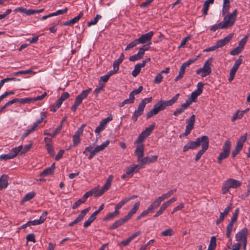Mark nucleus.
I'll use <instances>...</instances> for the list:
<instances>
[{
  "label": "nucleus",
  "instance_id": "8",
  "mask_svg": "<svg viewBox=\"0 0 250 250\" xmlns=\"http://www.w3.org/2000/svg\"><path fill=\"white\" fill-rule=\"evenodd\" d=\"M154 127L155 125L153 124L151 125L149 127L146 128V129L139 135L135 144H138V145L143 144L142 142H144L146 138L150 135L152 131L154 129Z\"/></svg>",
  "mask_w": 250,
  "mask_h": 250
},
{
  "label": "nucleus",
  "instance_id": "54",
  "mask_svg": "<svg viewBox=\"0 0 250 250\" xmlns=\"http://www.w3.org/2000/svg\"><path fill=\"white\" fill-rule=\"evenodd\" d=\"M239 212V208H237L235 209L234 212L233 214V216L231 219L230 222L234 224L237 220V219L238 216V214Z\"/></svg>",
  "mask_w": 250,
  "mask_h": 250
},
{
  "label": "nucleus",
  "instance_id": "53",
  "mask_svg": "<svg viewBox=\"0 0 250 250\" xmlns=\"http://www.w3.org/2000/svg\"><path fill=\"white\" fill-rule=\"evenodd\" d=\"M180 94L179 93L176 94L171 99L167 101L169 106L172 105L178 100Z\"/></svg>",
  "mask_w": 250,
  "mask_h": 250
},
{
  "label": "nucleus",
  "instance_id": "44",
  "mask_svg": "<svg viewBox=\"0 0 250 250\" xmlns=\"http://www.w3.org/2000/svg\"><path fill=\"white\" fill-rule=\"evenodd\" d=\"M35 193L34 192H30L26 194L22 199V202H26L30 200L34 197Z\"/></svg>",
  "mask_w": 250,
  "mask_h": 250
},
{
  "label": "nucleus",
  "instance_id": "42",
  "mask_svg": "<svg viewBox=\"0 0 250 250\" xmlns=\"http://www.w3.org/2000/svg\"><path fill=\"white\" fill-rule=\"evenodd\" d=\"M198 96L199 95H198V94H196L194 92H192L188 99L186 101V102L189 104V105L191 104L192 102L195 101V100L197 99Z\"/></svg>",
  "mask_w": 250,
  "mask_h": 250
},
{
  "label": "nucleus",
  "instance_id": "28",
  "mask_svg": "<svg viewBox=\"0 0 250 250\" xmlns=\"http://www.w3.org/2000/svg\"><path fill=\"white\" fill-rule=\"evenodd\" d=\"M230 8L229 0H223V7L222 10V16L229 14Z\"/></svg>",
  "mask_w": 250,
  "mask_h": 250
},
{
  "label": "nucleus",
  "instance_id": "6",
  "mask_svg": "<svg viewBox=\"0 0 250 250\" xmlns=\"http://www.w3.org/2000/svg\"><path fill=\"white\" fill-rule=\"evenodd\" d=\"M211 63V58H210L207 60L204 63L203 66L196 70V74L199 75L201 74V76L202 77H205L208 75L211 72V69L210 67Z\"/></svg>",
  "mask_w": 250,
  "mask_h": 250
},
{
  "label": "nucleus",
  "instance_id": "61",
  "mask_svg": "<svg viewBox=\"0 0 250 250\" xmlns=\"http://www.w3.org/2000/svg\"><path fill=\"white\" fill-rule=\"evenodd\" d=\"M241 246V243H236L234 244L231 246L228 247L229 249H231V250H240Z\"/></svg>",
  "mask_w": 250,
  "mask_h": 250
},
{
  "label": "nucleus",
  "instance_id": "10",
  "mask_svg": "<svg viewBox=\"0 0 250 250\" xmlns=\"http://www.w3.org/2000/svg\"><path fill=\"white\" fill-rule=\"evenodd\" d=\"M247 137V134H245L240 137L239 140L237 141L236 146L235 149L232 151L231 156L234 158L242 149L243 146V143L246 141Z\"/></svg>",
  "mask_w": 250,
  "mask_h": 250
},
{
  "label": "nucleus",
  "instance_id": "37",
  "mask_svg": "<svg viewBox=\"0 0 250 250\" xmlns=\"http://www.w3.org/2000/svg\"><path fill=\"white\" fill-rule=\"evenodd\" d=\"M134 99L135 97H132L129 94V98L125 99L122 103H120L119 106L123 107L125 104H132L134 103Z\"/></svg>",
  "mask_w": 250,
  "mask_h": 250
},
{
  "label": "nucleus",
  "instance_id": "25",
  "mask_svg": "<svg viewBox=\"0 0 250 250\" xmlns=\"http://www.w3.org/2000/svg\"><path fill=\"white\" fill-rule=\"evenodd\" d=\"M97 189H92L87 192H86L83 196V197L77 201L78 203L81 205L82 204L84 203L89 196H91L94 192H96Z\"/></svg>",
  "mask_w": 250,
  "mask_h": 250
},
{
  "label": "nucleus",
  "instance_id": "30",
  "mask_svg": "<svg viewBox=\"0 0 250 250\" xmlns=\"http://www.w3.org/2000/svg\"><path fill=\"white\" fill-rule=\"evenodd\" d=\"M140 205L139 202L136 203L134 205L133 208L129 211L128 214L125 216L127 219L129 220L132 215L136 212L139 208Z\"/></svg>",
  "mask_w": 250,
  "mask_h": 250
},
{
  "label": "nucleus",
  "instance_id": "36",
  "mask_svg": "<svg viewBox=\"0 0 250 250\" xmlns=\"http://www.w3.org/2000/svg\"><path fill=\"white\" fill-rule=\"evenodd\" d=\"M233 223L230 222L227 227V231H226V236L227 238H229V241H231V238H230V235L231 233V231L232 230V228L233 226Z\"/></svg>",
  "mask_w": 250,
  "mask_h": 250
},
{
  "label": "nucleus",
  "instance_id": "12",
  "mask_svg": "<svg viewBox=\"0 0 250 250\" xmlns=\"http://www.w3.org/2000/svg\"><path fill=\"white\" fill-rule=\"evenodd\" d=\"M195 60H196L195 59L189 60L187 62L183 63V64L180 67L178 75L175 77L174 79L175 82L178 81L183 77L186 67L189 66L190 64L194 62Z\"/></svg>",
  "mask_w": 250,
  "mask_h": 250
},
{
  "label": "nucleus",
  "instance_id": "55",
  "mask_svg": "<svg viewBox=\"0 0 250 250\" xmlns=\"http://www.w3.org/2000/svg\"><path fill=\"white\" fill-rule=\"evenodd\" d=\"M104 86V83H102L101 82H100L99 85L97 86V87L94 90V93L96 94L97 96L100 92V91L103 89Z\"/></svg>",
  "mask_w": 250,
  "mask_h": 250
},
{
  "label": "nucleus",
  "instance_id": "9",
  "mask_svg": "<svg viewBox=\"0 0 250 250\" xmlns=\"http://www.w3.org/2000/svg\"><path fill=\"white\" fill-rule=\"evenodd\" d=\"M21 149L22 146H20L18 147H14L12 148L8 153L0 155V160L6 161L9 159H13L18 155Z\"/></svg>",
  "mask_w": 250,
  "mask_h": 250
},
{
  "label": "nucleus",
  "instance_id": "14",
  "mask_svg": "<svg viewBox=\"0 0 250 250\" xmlns=\"http://www.w3.org/2000/svg\"><path fill=\"white\" fill-rule=\"evenodd\" d=\"M89 209L90 207L82 210L80 214L77 216V217L73 222L70 223L68 226L69 227H73L76 224L81 222L83 220L86 213L89 211Z\"/></svg>",
  "mask_w": 250,
  "mask_h": 250
},
{
  "label": "nucleus",
  "instance_id": "39",
  "mask_svg": "<svg viewBox=\"0 0 250 250\" xmlns=\"http://www.w3.org/2000/svg\"><path fill=\"white\" fill-rule=\"evenodd\" d=\"M204 85V83L202 82L198 83L197 84V88L193 92L198 94V95H200L202 93Z\"/></svg>",
  "mask_w": 250,
  "mask_h": 250
},
{
  "label": "nucleus",
  "instance_id": "13",
  "mask_svg": "<svg viewBox=\"0 0 250 250\" xmlns=\"http://www.w3.org/2000/svg\"><path fill=\"white\" fill-rule=\"evenodd\" d=\"M248 234V229L244 228L241 229L235 235L236 240L239 243L247 241V236Z\"/></svg>",
  "mask_w": 250,
  "mask_h": 250
},
{
  "label": "nucleus",
  "instance_id": "38",
  "mask_svg": "<svg viewBox=\"0 0 250 250\" xmlns=\"http://www.w3.org/2000/svg\"><path fill=\"white\" fill-rule=\"evenodd\" d=\"M216 246V238L215 236H212L210 240V244L207 250H214Z\"/></svg>",
  "mask_w": 250,
  "mask_h": 250
},
{
  "label": "nucleus",
  "instance_id": "57",
  "mask_svg": "<svg viewBox=\"0 0 250 250\" xmlns=\"http://www.w3.org/2000/svg\"><path fill=\"white\" fill-rule=\"evenodd\" d=\"M119 213V211H116L115 210L114 212L108 213L105 217V220H110L116 216Z\"/></svg>",
  "mask_w": 250,
  "mask_h": 250
},
{
  "label": "nucleus",
  "instance_id": "32",
  "mask_svg": "<svg viewBox=\"0 0 250 250\" xmlns=\"http://www.w3.org/2000/svg\"><path fill=\"white\" fill-rule=\"evenodd\" d=\"M214 2V0H206L203 4V13L204 16H206L208 14V11L209 7V5L213 4Z\"/></svg>",
  "mask_w": 250,
  "mask_h": 250
},
{
  "label": "nucleus",
  "instance_id": "17",
  "mask_svg": "<svg viewBox=\"0 0 250 250\" xmlns=\"http://www.w3.org/2000/svg\"><path fill=\"white\" fill-rule=\"evenodd\" d=\"M91 90V88L83 90L81 94H80L76 97L75 101L80 103V104H81L83 100L86 98L90 92Z\"/></svg>",
  "mask_w": 250,
  "mask_h": 250
},
{
  "label": "nucleus",
  "instance_id": "27",
  "mask_svg": "<svg viewBox=\"0 0 250 250\" xmlns=\"http://www.w3.org/2000/svg\"><path fill=\"white\" fill-rule=\"evenodd\" d=\"M55 169V163H54L52 164L50 167L44 169L41 173V176H46L47 175H51L54 173Z\"/></svg>",
  "mask_w": 250,
  "mask_h": 250
},
{
  "label": "nucleus",
  "instance_id": "45",
  "mask_svg": "<svg viewBox=\"0 0 250 250\" xmlns=\"http://www.w3.org/2000/svg\"><path fill=\"white\" fill-rule=\"evenodd\" d=\"M142 67L137 63L135 65L134 70L132 71V75L136 77L140 73Z\"/></svg>",
  "mask_w": 250,
  "mask_h": 250
},
{
  "label": "nucleus",
  "instance_id": "5",
  "mask_svg": "<svg viewBox=\"0 0 250 250\" xmlns=\"http://www.w3.org/2000/svg\"><path fill=\"white\" fill-rule=\"evenodd\" d=\"M237 10L235 9L232 13L222 16L224 17L222 21L225 28H228L234 25L236 19Z\"/></svg>",
  "mask_w": 250,
  "mask_h": 250
},
{
  "label": "nucleus",
  "instance_id": "24",
  "mask_svg": "<svg viewBox=\"0 0 250 250\" xmlns=\"http://www.w3.org/2000/svg\"><path fill=\"white\" fill-rule=\"evenodd\" d=\"M46 118L45 113L44 112H41L40 119L34 123L32 126L30 128L33 132L36 131L39 126V125Z\"/></svg>",
  "mask_w": 250,
  "mask_h": 250
},
{
  "label": "nucleus",
  "instance_id": "63",
  "mask_svg": "<svg viewBox=\"0 0 250 250\" xmlns=\"http://www.w3.org/2000/svg\"><path fill=\"white\" fill-rule=\"evenodd\" d=\"M126 201L125 199L122 200L120 201L118 204H117L115 207V210L116 211H118V210L121 208L125 204H126Z\"/></svg>",
  "mask_w": 250,
  "mask_h": 250
},
{
  "label": "nucleus",
  "instance_id": "35",
  "mask_svg": "<svg viewBox=\"0 0 250 250\" xmlns=\"http://www.w3.org/2000/svg\"><path fill=\"white\" fill-rule=\"evenodd\" d=\"M242 56H240L239 59L235 61L233 67L231 68L230 70L235 72L237 71L239 66L242 62Z\"/></svg>",
  "mask_w": 250,
  "mask_h": 250
},
{
  "label": "nucleus",
  "instance_id": "52",
  "mask_svg": "<svg viewBox=\"0 0 250 250\" xmlns=\"http://www.w3.org/2000/svg\"><path fill=\"white\" fill-rule=\"evenodd\" d=\"M17 99L18 102H20L21 104H24L25 103H30L33 102V98H25L21 99Z\"/></svg>",
  "mask_w": 250,
  "mask_h": 250
},
{
  "label": "nucleus",
  "instance_id": "1",
  "mask_svg": "<svg viewBox=\"0 0 250 250\" xmlns=\"http://www.w3.org/2000/svg\"><path fill=\"white\" fill-rule=\"evenodd\" d=\"M144 145L140 144L137 145L135 150V154L137 156V161L139 163L141 167H144L146 165L153 163L156 162L158 159L157 155L146 156L144 157Z\"/></svg>",
  "mask_w": 250,
  "mask_h": 250
},
{
  "label": "nucleus",
  "instance_id": "64",
  "mask_svg": "<svg viewBox=\"0 0 250 250\" xmlns=\"http://www.w3.org/2000/svg\"><path fill=\"white\" fill-rule=\"evenodd\" d=\"M32 146V144L30 143L24 146L23 147L22 146V149L21 150V153L23 154L27 152L31 148Z\"/></svg>",
  "mask_w": 250,
  "mask_h": 250
},
{
  "label": "nucleus",
  "instance_id": "46",
  "mask_svg": "<svg viewBox=\"0 0 250 250\" xmlns=\"http://www.w3.org/2000/svg\"><path fill=\"white\" fill-rule=\"evenodd\" d=\"M102 18V16L100 15H97L96 17H95L93 19L91 20L89 22H88L87 25L88 26H91L92 25H95L98 20L99 19H101Z\"/></svg>",
  "mask_w": 250,
  "mask_h": 250
},
{
  "label": "nucleus",
  "instance_id": "2",
  "mask_svg": "<svg viewBox=\"0 0 250 250\" xmlns=\"http://www.w3.org/2000/svg\"><path fill=\"white\" fill-rule=\"evenodd\" d=\"M209 145V139L207 136H202L198 138L195 141L188 142L183 147V151L186 152L189 149H194L200 145Z\"/></svg>",
  "mask_w": 250,
  "mask_h": 250
},
{
  "label": "nucleus",
  "instance_id": "22",
  "mask_svg": "<svg viewBox=\"0 0 250 250\" xmlns=\"http://www.w3.org/2000/svg\"><path fill=\"white\" fill-rule=\"evenodd\" d=\"M231 205L230 204L225 209L224 212L220 213L219 218L216 221V225H219L224 220L225 217L228 214L229 212L231 210Z\"/></svg>",
  "mask_w": 250,
  "mask_h": 250
},
{
  "label": "nucleus",
  "instance_id": "49",
  "mask_svg": "<svg viewBox=\"0 0 250 250\" xmlns=\"http://www.w3.org/2000/svg\"><path fill=\"white\" fill-rule=\"evenodd\" d=\"M243 116V113H241L239 110H237L232 116L231 118V121L234 122L237 119H241Z\"/></svg>",
  "mask_w": 250,
  "mask_h": 250
},
{
  "label": "nucleus",
  "instance_id": "20",
  "mask_svg": "<svg viewBox=\"0 0 250 250\" xmlns=\"http://www.w3.org/2000/svg\"><path fill=\"white\" fill-rule=\"evenodd\" d=\"M232 34H229L224 39L217 42L216 44L214 47H223L232 38Z\"/></svg>",
  "mask_w": 250,
  "mask_h": 250
},
{
  "label": "nucleus",
  "instance_id": "43",
  "mask_svg": "<svg viewBox=\"0 0 250 250\" xmlns=\"http://www.w3.org/2000/svg\"><path fill=\"white\" fill-rule=\"evenodd\" d=\"M224 28H225V27H224V25L221 21L217 24H215L211 26L210 27V30L212 31H215L217 29Z\"/></svg>",
  "mask_w": 250,
  "mask_h": 250
},
{
  "label": "nucleus",
  "instance_id": "62",
  "mask_svg": "<svg viewBox=\"0 0 250 250\" xmlns=\"http://www.w3.org/2000/svg\"><path fill=\"white\" fill-rule=\"evenodd\" d=\"M158 103L159 104V105L160 106V107L161 108L162 110L166 108L167 106H169V105H168V103L167 101L161 100L159 101Z\"/></svg>",
  "mask_w": 250,
  "mask_h": 250
},
{
  "label": "nucleus",
  "instance_id": "41",
  "mask_svg": "<svg viewBox=\"0 0 250 250\" xmlns=\"http://www.w3.org/2000/svg\"><path fill=\"white\" fill-rule=\"evenodd\" d=\"M95 219L96 217L92 214L88 219L84 222L83 224V227L86 228L89 227Z\"/></svg>",
  "mask_w": 250,
  "mask_h": 250
},
{
  "label": "nucleus",
  "instance_id": "60",
  "mask_svg": "<svg viewBox=\"0 0 250 250\" xmlns=\"http://www.w3.org/2000/svg\"><path fill=\"white\" fill-rule=\"evenodd\" d=\"M139 167V166L138 165H135L133 167H132L130 168H128L126 170L125 173H126V175H129L132 174V173L135 171V169Z\"/></svg>",
  "mask_w": 250,
  "mask_h": 250
},
{
  "label": "nucleus",
  "instance_id": "16",
  "mask_svg": "<svg viewBox=\"0 0 250 250\" xmlns=\"http://www.w3.org/2000/svg\"><path fill=\"white\" fill-rule=\"evenodd\" d=\"M47 215V212L46 211H44L40 217L39 219H36L32 221H28V224H31L33 226L38 225L42 224L46 219V216Z\"/></svg>",
  "mask_w": 250,
  "mask_h": 250
},
{
  "label": "nucleus",
  "instance_id": "48",
  "mask_svg": "<svg viewBox=\"0 0 250 250\" xmlns=\"http://www.w3.org/2000/svg\"><path fill=\"white\" fill-rule=\"evenodd\" d=\"M46 149L47 150L48 153L51 156H54L55 154L53 146L51 144L47 143L46 144Z\"/></svg>",
  "mask_w": 250,
  "mask_h": 250
},
{
  "label": "nucleus",
  "instance_id": "15",
  "mask_svg": "<svg viewBox=\"0 0 250 250\" xmlns=\"http://www.w3.org/2000/svg\"><path fill=\"white\" fill-rule=\"evenodd\" d=\"M148 48H140V50L137 54L130 56L129 60L131 62H135L141 59L144 56L146 50H147Z\"/></svg>",
  "mask_w": 250,
  "mask_h": 250
},
{
  "label": "nucleus",
  "instance_id": "47",
  "mask_svg": "<svg viewBox=\"0 0 250 250\" xmlns=\"http://www.w3.org/2000/svg\"><path fill=\"white\" fill-rule=\"evenodd\" d=\"M174 234V231L171 229H168L161 232V235L163 236H170Z\"/></svg>",
  "mask_w": 250,
  "mask_h": 250
},
{
  "label": "nucleus",
  "instance_id": "33",
  "mask_svg": "<svg viewBox=\"0 0 250 250\" xmlns=\"http://www.w3.org/2000/svg\"><path fill=\"white\" fill-rule=\"evenodd\" d=\"M209 145H204L202 147V149L199 150L196 156L195 160L196 162L199 160V159L201 158L202 155L204 153V152L208 149V147Z\"/></svg>",
  "mask_w": 250,
  "mask_h": 250
},
{
  "label": "nucleus",
  "instance_id": "18",
  "mask_svg": "<svg viewBox=\"0 0 250 250\" xmlns=\"http://www.w3.org/2000/svg\"><path fill=\"white\" fill-rule=\"evenodd\" d=\"M161 110H162L157 103L154 105L153 108L146 114L147 118H150L153 115H157Z\"/></svg>",
  "mask_w": 250,
  "mask_h": 250
},
{
  "label": "nucleus",
  "instance_id": "51",
  "mask_svg": "<svg viewBox=\"0 0 250 250\" xmlns=\"http://www.w3.org/2000/svg\"><path fill=\"white\" fill-rule=\"evenodd\" d=\"M194 126L189 125H187L186 126V130L184 134L180 135V137H182L183 136H187L190 134L191 131L193 128Z\"/></svg>",
  "mask_w": 250,
  "mask_h": 250
},
{
  "label": "nucleus",
  "instance_id": "56",
  "mask_svg": "<svg viewBox=\"0 0 250 250\" xmlns=\"http://www.w3.org/2000/svg\"><path fill=\"white\" fill-rule=\"evenodd\" d=\"M67 10H68V8H64L63 9L58 10L56 12L52 13V16L53 17V16H58V15H59L64 14H65V13H66L67 12Z\"/></svg>",
  "mask_w": 250,
  "mask_h": 250
},
{
  "label": "nucleus",
  "instance_id": "7",
  "mask_svg": "<svg viewBox=\"0 0 250 250\" xmlns=\"http://www.w3.org/2000/svg\"><path fill=\"white\" fill-rule=\"evenodd\" d=\"M113 178L114 177L112 175H109L106 180L104 185L101 189H99L98 188H93V189H97L96 192H94L95 196L96 197L100 196L102 195L105 191L108 190L111 185V183Z\"/></svg>",
  "mask_w": 250,
  "mask_h": 250
},
{
  "label": "nucleus",
  "instance_id": "4",
  "mask_svg": "<svg viewBox=\"0 0 250 250\" xmlns=\"http://www.w3.org/2000/svg\"><path fill=\"white\" fill-rule=\"evenodd\" d=\"M231 144L229 140L226 141L222 147V151L220 152L217 158V162L220 164L223 160L226 159L230 154Z\"/></svg>",
  "mask_w": 250,
  "mask_h": 250
},
{
  "label": "nucleus",
  "instance_id": "21",
  "mask_svg": "<svg viewBox=\"0 0 250 250\" xmlns=\"http://www.w3.org/2000/svg\"><path fill=\"white\" fill-rule=\"evenodd\" d=\"M229 188H236L240 187L242 183L237 180L229 179L225 181Z\"/></svg>",
  "mask_w": 250,
  "mask_h": 250
},
{
  "label": "nucleus",
  "instance_id": "29",
  "mask_svg": "<svg viewBox=\"0 0 250 250\" xmlns=\"http://www.w3.org/2000/svg\"><path fill=\"white\" fill-rule=\"evenodd\" d=\"M83 12L82 11L79 13V14L77 16L75 17V18H74L70 21H66L65 22H64L63 25L69 26L72 25L74 23H76L77 22H78L79 21V20L83 17Z\"/></svg>",
  "mask_w": 250,
  "mask_h": 250
},
{
  "label": "nucleus",
  "instance_id": "40",
  "mask_svg": "<svg viewBox=\"0 0 250 250\" xmlns=\"http://www.w3.org/2000/svg\"><path fill=\"white\" fill-rule=\"evenodd\" d=\"M160 204L161 203L159 202V201L156 199V200L151 203V204L148 208L150 211L152 212L154 209L157 208L159 206Z\"/></svg>",
  "mask_w": 250,
  "mask_h": 250
},
{
  "label": "nucleus",
  "instance_id": "50",
  "mask_svg": "<svg viewBox=\"0 0 250 250\" xmlns=\"http://www.w3.org/2000/svg\"><path fill=\"white\" fill-rule=\"evenodd\" d=\"M167 208L166 206L163 203L161 206L159 210L154 215V217L156 218L158 217L159 215L162 214L165 210Z\"/></svg>",
  "mask_w": 250,
  "mask_h": 250
},
{
  "label": "nucleus",
  "instance_id": "23",
  "mask_svg": "<svg viewBox=\"0 0 250 250\" xmlns=\"http://www.w3.org/2000/svg\"><path fill=\"white\" fill-rule=\"evenodd\" d=\"M9 177L8 175L3 174L0 177V190L3 188H6L8 186V179Z\"/></svg>",
  "mask_w": 250,
  "mask_h": 250
},
{
  "label": "nucleus",
  "instance_id": "26",
  "mask_svg": "<svg viewBox=\"0 0 250 250\" xmlns=\"http://www.w3.org/2000/svg\"><path fill=\"white\" fill-rule=\"evenodd\" d=\"M128 220L125 217H124L123 218H121L117 221H116L110 227L109 229H114L118 228L119 227L122 226L123 224L126 222Z\"/></svg>",
  "mask_w": 250,
  "mask_h": 250
},
{
  "label": "nucleus",
  "instance_id": "59",
  "mask_svg": "<svg viewBox=\"0 0 250 250\" xmlns=\"http://www.w3.org/2000/svg\"><path fill=\"white\" fill-rule=\"evenodd\" d=\"M249 37V35H246L243 38H242L239 42V45L238 47H244L247 42L248 39Z\"/></svg>",
  "mask_w": 250,
  "mask_h": 250
},
{
  "label": "nucleus",
  "instance_id": "58",
  "mask_svg": "<svg viewBox=\"0 0 250 250\" xmlns=\"http://www.w3.org/2000/svg\"><path fill=\"white\" fill-rule=\"evenodd\" d=\"M143 89V87L142 86H140L138 89H134L133 91H132L130 93L129 95L132 97H134V96L135 95H137L139 93H140Z\"/></svg>",
  "mask_w": 250,
  "mask_h": 250
},
{
  "label": "nucleus",
  "instance_id": "19",
  "mask_svg": "<svg viewBox=\"0 0 250 250\" xmlns=\"http://www.w3.org/2000/svg\"><path fill=\"white\" fill-rule=\"evenodd\" d=\"M144 108L145 107L143 106V104H139L137 109L135 110L133 114L132 119L133 121H136L138 117L143 113Z\"/></svg>",
  "mask_w": 250,
  "mask_h": 250
},
{
  "label": "nucleus",
  "instance_id": "3",
  "mask_svg": "<svg viewBox=\"0 0 250 250\" xmlns=\"http://www.w3.org/2000/svg\"><path fill=\"white\" fill-rule=\"evenodd\" d=\"M154 35L153 31H149V32L142 35L139 39H136L133 41L130 42L126 47H133L139 43L144 44L148 43L150 41L152 36Z\"/></svg>",
  "mask_w": 250,
  "mask_h": 250
},
{
  "label": "nucleus",
  "instance_id": "34",
  "mask_svg": "<svg viewBox=\"0 0 250 250\" xmlns=\"http://www.w3.org/2000/svg\"><path fill=\"white\" fill-rule=\"evenodd\" d=\"M113 120V116L112 115H110L107 118H104L103 119L100 123V125L103 127V128L105 129L106 127L107 124L110 121Z\"/></svg>",
  "mask_w": 250,
  "mask_h": 250
},
{
  "label": "nucleus",
  "instance_id": "31",
  "mask_svg": "<svg viewBox=\"0 0 250 250\" xmlns=\"http://www.w3.org/2000/svg\"><path fill=\"white\" fill-rule=\"evenodd\" d=\"M190 105L189 104H188V103H187L186 102L184 104H183L181 105V107L180 108L177 109L176 111H175L173 113V115L175 116H178L179 115H180L182 113H183L185 110L187 109L188 106H189Z\"/></svg>",
  "mask_w": 250,
  "mask_h": 250
},
{
  "label": "nucleus",
  "instance_id": "11",
  "mask_svg": "<svg viewBox=\"0 0 250 250\" xmlns=\"http://www.w3.org/2000/svg\"><path fill=\"white\" fill-rule=\"evenodd\" d=\"M110 141L106 140L104 143H102L101 145L97 146L95 148L90 151V154L88 156V159H92L97 154L101 151L104 150L109 144Z\"/></svg>",
  "mask_w": 250,
  "mask_h": 250
}]
</instances>
